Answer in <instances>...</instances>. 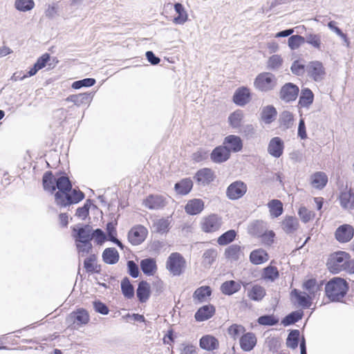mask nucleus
<instances>
[{"instance_id":"c9c22d12","label":"nucleus","mask_w":354,"mask_h":354,"mask_svg":"<svg viewBox=\"0 0 354 354\" xmlns=\"http://www.w3.org/2000/svg\"><path fill=\"white\" fill-rule=\"evenodd\" d=\"M220 289L225 295H232L241 290V282L234 280L226 281L221 284Z\"/></svg>"},{"instance_id":"a878e982","label":"nucleus","mask_w":354,"mask_h":354,"mask_svg":"<svg viewBox=\"0 0 354 354\" xmlns=\"http://www.w3.org/2000/svg\"><path fill=\"white\" fill-rule=\"evenodd\" d=\"M140 269L147 276H153L158 270L155 259L149 257L142 259L140 263Z\"/></svg>"},{"instance_id":"8fccbe9b","label":"nucleus","mask_w":354,"mask_h":354,"mask_svg":"<svg viewBox=\"0 0 354 354\" xmlns=\"http://www.w3.org/2000/svg\"><path fill=\"white\" fill-rule=\"evenodd\" d=\"M121 291L124 297L127 299H131L134 297V287L131 283L127 277H125L121 281Z\"/></svg>"},{"instance_id":"a211bd4d","label":"nucleus","mask_w":354,"mask_h":354,"mask_svg":"<svg viewBox=\"0 0 354 354\" xmlns=\"http://www.w3.org/2000/svg\"><path fill=\"white\" fill-rule=\"evenodd\" d=\"M290 295L291 301L295 303L293 299H295L297 304L303 308H309L312 304L311 297L305 292L294 288Z\"/></svg>"},{"instance_id":"5701e85b","label":"nucleus","mask_w":354,"mask_h":354,"mask_svg":"<svg viewBox=\"0 0 354 354\" xmlns=\"http://www.w3.org/2000/svg\"><path fill=\"white\" fill-rule=\"evenodd\" d=\"M68 319L73 322L74 324L82 326L86 324L89 322L90 318L86 310L80 308L71 313Z\"/></svg>"},{"instance_id":"3c124183","label":"nucleus","mask_w":354,"mask_h":354,"mask_svg":"<svg viewBox=\"0 0 354 354\" xmlns=\"http://www.w3.org/2000/svg\"><path fill=\"white\" fill-rule=\"evenodd\" d=\"M174 10L178 13V16L174 17V22L176 24H184L188 18L184 6L180 3H176L174 4Z\"/></svg>"},{"instance_id":"a18cd8bd","label":"nucleus","mask_w":354,"mask_h":354,"mask_svg":"<svg viewBox=\"0 0 354 354\" xmlns=\"http://www.w3.org/2000/svg\"><path fill=\"white\" fill-rule=\"evenodd\" d=\"M303 316L304 311L302 310L292 311L282 319L281 324L284 326L295 324V323L301 320Z\"/></svg>"},{"instance_id":"dca6fc26","label":"nucleus","mask_w":354,"mask_h":354,"mask_svg":"<svg viewBox=\"0 0 354 354\" xmlns=\"http://www.w3.org/2000/svg\"><path fill=\"white\" fill-rule=\"evenodd\" d=\"M194 178L199 185H208L215 178L214 171L210 168H203L197 171Z\"/></svg>"},{"instance_id":"de8ad7c7","label":"nucleus","mask_w":354,"mask_h":354,"mask_svg":"<svg viewBox=\"0 0 354 354\" xmlns=\"http://www.w3.org/2000/svg\"><path fill=\"white\" fill-rule=\"evenodd\" d=\"M97 257L95 254H91L84 261V267L88 273H100L101 268L96 263Z\"/></svg>"},{"instance_id":"f8f14e48","label":"nucleus","mask_w":354,"mask_h":354,"mask_svg":"<svg viewBox=\"0 0 354 354\" xmlns=\"http://www.w3.org/2000/svg\"><path fill=\"white\" fill-rule=\"evenodd\" d=\"M354 236V228L348 224H344L339 226L335 232V237L339 243H347Z\"/></svg>"},{"instance_id":"4c0bfd02","label":"nucleus","mask_w":354,"mask_h":354,"mask_svg":"<svg viewBox=\"0 0 354 354\" xmlns=\"http://www.w3.org/2000/svg\"><path fill=\"white\" fill-rule=\"evenodd\" d=\"M314 94L308 88L301 89L299 100V105L301 107L308 108L313 102Z\"/></svg>"},{"instance_id":"4be33fe9","label":"nucleus","mask_w":354,"mask_h":354,"mask_svg":"<svg viewBox=\"0 0 354 354\" xmlns=\"http://www.w3.org/2000/svg\"><path fill=\"white\" fill-rule=\"evenodd\" d=\"M215 307L212 304H207L199 308L194 315L197 322H203L212 317L215 314Z\"/></svg>"},{"instance_id":"603ef678","label":"nucleus","mask_w":354,"mask_h":354,"mask_svg":"<svg viewBox=\"0 0 354 354\" xmlns=\"http://www.w3.org/2000/svg\"><path fill=\"white\" fill-rule=\"evenodd\" d=\"M279 122L280 126L285 129L291 128L294 122L293 114L288 111H283L279 115Z\"/></svg>"},{"instance_id":"6ab92c4d","label":"nucleus","mask_w":354,"mask_h":354,"mask_svg":"<svg viewBox=\"0 0 354 354\" xmlns=\"http://www.w3.org/2000/svg\"><path fill=\"white\" fill-rule=\"evenodd\" d=\"M251 100L249 88L245 86L238 88L233 95V102L240 106L247 104Z\"/></svg>"},{"instance_id":"9d476101","label":"nucleus","mask_w":354,"mask_h":354,"mask_svg":"<svg viewBox=\"0 0 354 354\" xmlns=\"http://www.w3.org/2000/svg\"><path fill=\"white\" fill-rule=\"evenodd\" d=\"M306 71L308 75L315 82H319L323 80L326 74L322 63L319 61L310 62L306 66Z\"/></svg>"},{"instance_id":"412c9836","label":"nucleus","mask_w":354,"mask_h":354,"mask_svg":"<svg viewBox=\"0 0 354 354\" xmlns=\"http://www.w3.org/2000/svg\"><path fill=\"white\" fill-rule=\"evenodd\" d=\"M50 59V54L47 53L43 54L37 59L32 67L30 68V70L26 74H24L22 77L20 78V80H24L28 77L35 75L39 70L42 69L46 66Z\"/></svg>"},{"instance_id":"393cba45","label":"nucleus","mask_w":354,"mask_h":354,"mask_svg":"<svg viewBox=\"0 0 354 354\" xmlns=\"http://www.w3.org/2000/svg\"><path fill=\"white\" fill-rule=\"evenodd\" d=\"M243 248L238 244H231L224 251V257L231 261H237L243 254Z\"/></svg>"},{"instance_id":"7c9ffc66","label":"nucleus","mask_w":354,"mask_h":354,"mask_svg":"<svg viewBox=\"0 0 354 354\" xmlns=\"http://www.w3.org/2000/svg\"><path fill=\"white\" fill-rule=\"evenodd\" d=\"M193 187V182L190 178H185L174 185V189L178 194H188Z\"/></svg>"},{"instance_id":"4d7b16f0","label":"nucleus","mask_w":354,"mask_h":354,"mask_svg":"<svg viewBox=\"0 0 354 354\" xmlns=\"http://www.w3.org/2000/svg\"><path fill=\"white\" fill-rule=\"evenodd\" d=\"M279 276V271L275 266H268L263 268L262 277L264 279H268L274 281Z\"/></svg>"},{"instance_id":"052dcab7","label":"nucleus","mask_w":354,"mask_h":354,"mask_svg":"<svg viewBox=\"0 0 354 354\" xmlns=\"http://www.w3.org/2000/svg\"><path fill=\"white\" fill-rule=\"evenodd\" d=\"M243 114L241 111H234L228 118L230 125L233 129H238L241 125Z\"/></svg>"},{"instance_id":"c756f323","label":"nucleus","mask_w":354,"mask_h":354,"mask_svg":"<svg viewBox=\"0 0 354 354\" xmlns=\"http://www.w3.org/2000/svg\"><path fill=\"white\" fill-rule=\"evenodd\" d=\"M277 111L273 105L263 106L261 111V119L265 124H271L277 118Z\"/></svg>"},{"instance_id":"680f3d73","label":"nucleus","mask_w":354,"mask_h":354,"mask_svg":"<svg viewBox=\"0 0 354 354\" xmlns=\"http://www.w3.org/2000/svg\"><path fill=\"white\" fill-rule=\"evenodd\" d=\"M92 205V201L87 199L82 207L77 209L75 216L82 220H85L89 214V209Z\"/></svg>"},{"instance_id":"a19ab883","label":"nucleus","mask_w":354,"mask_h":354,"mask_svg":"<svg viewBox=\"0 0 354 354\" xmlns=\"http://www.w3.org/2000/svg\"><path fill=\"white\" fill-rule=\"evenodd\" d=\"M212 290L209 286H203L198 288L193 294L194 300H197L199 303L207 301V297L212 295Z\"/></svg>"},{"instance_id":"f3484780","label":"nucleus","mask_w":354,"mask_h":354,"mask_svg":"<svg viewBox=\"0 0 354 354\" xmlns=\"http://www.w3.org/2000/svg\"><path fill=\"white\" fill-rule=\"evenodd\" d=\"M284 142L279 137L272 138L268 145V153L274 158L281 157L283 153Z\"/></svg>"},{"instance_id":"69168bd1","label":"nucleus","mask_w":354,"mask_h":354,"mask_svg":"<svg viewBox=\"0 0 354 354\" xmlns=\"http://www.w3.org/2000/svg\"><path fill=\"white\" fill-rule=\"evenodd\" d=\"M96 82L94 78H84L83 80L75 81L72 84V88L74 89H80L82 87H91L93 86Z\"/></svg>"},{"instance_id":"cd10ccee","label":"nucleus","mask_w":354,"mask_h":354,"mask_svg":"<svg viewBox=\"0 0 354 354\" xmlns=\"http://www.w3.org/2000/svg\"><path fill=\"white\" fill-rule=\"evenodd\" d=\"M304 43H307L314 48L322 50V36L321 34H317L313 31L310 30L306 32L305 33Z\"/></svg>"},{"instance_id":"f704fd0d","label":"nucleus","mask_w":354,"mask_h":354,"mask_svg":"<svg viewBox=\"0 0 354 354\" xmlns=\"http://www.w3.org/2000/svg\"><path fill=\"white\" fill-rule=\"evenodd\" d=\"M91 100L92 96L91 93H87L71 95L66 99L67 102H73L77 106L88 104Z\"/></svg>"},{"instance_id":"2eb2a0df","label":"nucleus","mask_w":354,"mask_h":354,"mask_svg":"<svg viewBox=\"0 0 354 354\" xmlns=\"http://www.w3.org/2000/svg\"><path fill=\"white\" fill-rule=\"evenodd\" d=\"M223 145L229 150L230 155L231 153L241 151L243 147V140L236 135H229L225 137Z\"/></svg>"},{"instance_id":"2f4dec72","label":"nucleus","mask_w":354,"mask_h":354,"mask_svg":"<svg viewBox=\"0 0 354 354\" xmlns=\"http://www.w3.org/2000/svg\"><path fill=\"white\" fill-rule=\"evenodd\" d=\"M310 183L316 189H322L328 183L327 175L322 171H317L311 175Z\"/></svg>"},{"instance_id":"c85d7f7f","label":"nucleus","mask_w":354,"mask_h":354,"mask_svg":"<svg viewBox=\"0 0 354 354\" xmlns=\"http://www.w3.org/2000/svg\"><path fill=\"white\" fill-rule=\"evenodd\" d=\"M204 209V202L201 199L194 198L188 201L185 205V212L189 215H196Z\"/></svg>"},{"instance_id":"6e6552de","label":"nucleus","mask_w":354,"mask_h":354,"mask_svg":"<svg viewBox=\"0 0 354 354\" xmlns=\"http://www.w3.org/2000/svg\"><path fill=\"white\" fill-rule=\"evenodd\" d=\"M247 185L241 180L232 183L227 188L226 196L230 200H238L247 192Z\"/></svg>"},{"instance_id":"79ce46f5","label":"nucleus","mask_w":354,"mask_h":354,"mask_svg":"<svg viewBox=\"0 0 354 354\" xmlns=\"http://www.w3.org/2000/svg\"><path fill=\"white\" fill-rule=\"evenodd\" d=\"M339 201L344 209H354V193L351 190L342 192Z\"/></svg>"},{"instance_id":"20e7f679","label":"nucleus","mask_w":354,"mask_h":354,"mask_svg":"<svg viewBox=\"0 0 354 354\" xmlns=\"http://www.w3.org/2000/svg\"><path fill=\"white\" fill-rule=\"evenodd\" d=\"M350 258V254L344 251H338L331 254L326 262L328 270L337 274L344 270V263Z\"/></svg>"},{"instance_id":"7ed1b4c3","label":"nucleus","mask_w":354,"mask_h":354,"mask_svg":"<svg viewBox=\"0 0 354 354\" xmlns=\"http://www.w3.org/2000/svg\"><path fill=\"white\" fill-rule=\"evenodd\" d=\"M186 266V261L178 252H172L167 258L166 268L173 276L181 275Z\"/></svg>"},{"instance_id":"6e6d98bb","label":"nucleus","mask_w":354,"mask_h":354,"mask_svg":"<svg viewBox=\"0 0 354 354\" xmlns=\"http://www.w3.org/2000/svg\"><path fill=\"white\" fill-rule=\"evenodd\" d=\"M35 1L33 0H15V8L20 12H28L33 9Z\"/></svg>"},{"instance_id":"0eeeda50","label":"nucleus","mask_w":354,"mask_h":354,"mask_svg":"<svg viewBox=\"0 0 354 354\" xmlns=\"http://www.w3.org/2000/svg\"><path fill=\"white\" fill-rule=\"evenodd\" d=\"M299 88L298 86L292 82L286 83L279 91V98L286 103L295 101L298 97Z\"/></svg>"},{"instance_id":"f03ea898","label":"nucleus","mask_w":354,"mask_h":354,"mask_svg":"<svg viewBox=\"0 0 354 354\" xmlns=\"http://www.w3.org/2000/svg\"><path fill=\"white\" fill-rule=\"evenodd\" d=\"M277 85V78L272 73H259L254 81V86L259 91L267 93L274 90Z\"/></svg>"},{"instance_id":"37998d69","label":"nucleus","mask_w":354,"mask_h":354,"mask_svg":"<svg viewBox=\"0 0 354 354\" xmlns=\"http://www.w3.org/2000/svg\"><path fill=\"white\" fill-rule=\"evenodd\" d=\"M299 227L298 219L295 216H286L282 221V228L287 234L295 232Z\"/></svg>"},{"instance_id":"b1692460","label":"nucleus","mask_w":354,"mask_h":354,"mask_svg":"<svg viewBox=\"0 0 354 354\" xmlns=\"http://www.w3.org/2000/svg\"><path fill=\"white\" fill-rule=\"evenodd\" d=\"M145 207L150 209H159L164 207L167 202L165 198L159 195H150L144 201Z\"/></svg>"},{"instance_id":"39448f33","label":"nucleus","mask_w":354,"mask_h":354,"mask_svg":"<svg viewBox=\"0 0 354 354\" xmlns=\"http://www.w3.org/2000/svg\"><path fill=\"white\" fill-rule=\"evenodd\" d=\"M72 187V183L65 174L61 175L60 176H57V175H56L55 189H57L58 191L55 194V203L57 201L61 202V199L62 198L63 196L67 194V192H71Z\"/></svg>"},{"instance_id":"49530a36","label":"nucleus","mask_w":354,"mask_h":354,"mask_svg":"<svg viewBox=\"0 0 354 354\" xmlns=\"http://www.w3.org/2000/svg\"><path fill=\"white\" fill-rule=\"evenodd\" d=\"M55 178L50 171L44 173L42 178V183L44 190L53 194L55 191Z\"/></svg>"},{"instance_id":"13d9d810","label":"nucleus","mask_w":354,"mask_h":354,"mask_svg":"<svg viewBox=\"0 0 354 354\" xmlns=\"http://www.w3.org/2000/svg\"><path fill=\"white\" fill-rule=\"evenodd\" d=\"M245 331V328L244 326L236 324H232L227 328L228 335L234 340H236L239 337L240 338V335L242 333H244Z\"/></svg>"},{"instance_id":"423d86ee","label":"nucleus","mask_w":354,"mask_h":354,"mask_svg":"<svg viewBox=\"0 0 354 354\" xmlns=\"http://www.w3.org/2000/svg\"><path fill=\"white\" fill-rule=\"evenodd\" d=\"M222 224V218L217 214H212L203 218L201 228L205 233H213L219 230Z\"/></svg>"},{"instance_id":"bb28decb","label":"nucleus","mask_w":354,"mask_h":354,"mask_svg":"<svg viewBox=\"0 0 354 354\" xmlns=\"http://www.w3.org/2000/svg\"><path fill=\"white\" fill-rule=\"evenodd\" d=\"M151 295L150 285L147 281H141L136 290V296L140 303H145Z\"/></svg>"},{"instance_id":"4468645a","label":"nucleus","mask_w":354,"mask_h":354,"mask_svg":"<svg viewBox=\"0 0 354 354\" xmlns=\"http://www.w3.org/2000/svg\"><path fill=\"white\" fill-rule=\"evenodd\" d=\"M211 160L216 164H221L228 160L231 156L229 150L223 144L216 147L211 152Z\"/></svg>"},{"instance_id":"338daca9","label":"nucleus","mask_w":354,"mask_h":354,"mask_svg":"<svg viewBox=\"0 0 354 354\" xmlns=\"http://www.w3.org/2000/svg\"><path fill=\"white\" fill-rule=\"evenodd\" d=\"M283 63V59L279 55H272L268 61V67L272 70L278 69Z\"/></svg>"},{"instance_id":"1a4fd4ad","label":"nucleus","mask_w":354,"mask_h":354,"mask_svg":"<svg viewBox=\"0 0 354 354\" xmlns=\"http://www.w3.org/2000/svg\"><path fill=\"white\" fill-rule=\"evenodd\" d=\"M85 195L82 191L72 188L71 192H67V194L63 196L61 199L62 201H57L56 204L62 207H65L73 204L78 203L82 201Z\"/></svg>"},{"instance_id":"58836bf2","label":"nucleus","mask_w":354,"mask_h":354,"mask_svg":"<svg viewBox=\"0 0 354 354\" xmlns=\"http://www.w3.org/2000/svg\"><path fill=\"white\" fill-rule=\"evenodd\" d=\"M119 253L114 248H106L102 252V259L107 264H115L119 261Z\"/></svg>"},{"instance_id":"f257e3e1","label":"nucleus","mask_w":354,"mask_h":354,"mask_svg":"<svg viewBox=\"0 0 354 354\" xmlns=\"http://www.w3.org/2000/svg\"><path fill=\"white\" fill-rule=\"evenodd\" d=\"M348 289V283L344 279L335 277L326 283L325 293L330 301L338 302L346 296Z\"/></svg>"},{"instance_id":"72a5a7b5","label":"nucleus","mask_w":354,"mask_h":354,"mask_svg":"<svg viewBox=\"0 0 354 354\" xmlns=\"http://www.w3.org/2000/svg\"><path fill=\"white\" fill-rule=\"evenodd\" d=\"M199 344L201 348L206 351H214L218 347V341L214 336L207 335L200 339Z\"/></svg>"},{"instance_id":"473e14b6","label":"nucleus","mask_w":354,"mask_h":354,"mask_svg":"<svg viewBox=\"0 0 354 354\" xmlns=\"http://www.w3.org/2000/svg\"><path fill=\"white\" fill-rule=\"evenodd\" d=\"M268 260V254L263 249L254 250L250 254V261L254 265H260Z\"/></svg>"},{"instance_id":"09e8293b","label":"nucleus","mask_w":354,"mask_h":354,"mask_svg":"<svg viewBox=\"0 0 354 354\" xmlns=\"http://www.w3.org/2000/svg\"><path fill=\"white\" fill-rule=\"evenodd\" d=\"M270 216L273 218H277L283 213V203L278 199H272L268 203Z\"/></svg>"},{"instance_id":"e433bc0d","label":"nucleus","mask_w":354,"mask_h":354,"mask_svg":"<svg viewBox=\"0 0 354 354\" xmlns=\"http://www.w3.org/2000/svg\"><path fill=\"white\" fill-rule=\"evenodd\" d=\"M267 230L266 223L262 221H254L248 227V233L255 237L259 238Z\"/></svg>"},{"instance_id":"0e129e2a","label":"nucleus","mask_w":354,"mask_h":354,"mask_svg":"<svg viewBox=\"0 0 354 354\" xmlns=\"http://www.w3.org/2000/svg\"><path fill=\"white\" fill-rule=\"evenodd\" d=\"M304 44V36L299 35H291L288 38V46L292 50L297 49L300 46Z\"/></svg>"},{"instance_id":"ddd939ff","label":"nucleus","mask_w":354,"mask_h":354,"mask_svg":"<svg viewBox=\"0 0 354 354\" xmlns=\"http://www.w3.org/2000/svg\"><path fill=\"white\" fill-rule=\"evenodd\" d=\"M74 238L75 242L81 243H91L92 227L89 225H84L78 228H73Z\"/></svg>"},{"instance_id":"e2e57ef3","label":"nucleus","mask_w":354,"mask_h":354,"mask_svg":"<svg viewBox=\"0 0 354 354\" xmlns=\"http://www.w3.org/2000/svg\"><path fill=\"white\" fill-rule=\"evenodd\" d=\"M170 222L168 218H161L158 220L154 223L156 231L160 234H164L168 232L169 229Z\"/></svg>"},{"instance_id":"9b49d317","label":"nucleus","mask_w":354,"mask_h":354,"mask_svg":"<svg viewBox=\"0 0 354 354\" xmlns=\"http://www.w3.org/2000/svg\"><path fill=\"white\" fill-rule=\"evenodd\" d=\"M147 230L141 225L132 227L128 233V240L133 245L142 243L147 235Z\"/></svg>"},{"instance_id":"774afa93","label":"nucleus","mask_w":354,"mask_h":354,"mask_svg":"<svg viewBox=\"0 0 354 354\" xmlns=\"http://www.w3.org/2000/svg\"><path fill=\"white\" fill-rule=\"evenodd\" d=\"M298 214L304 223L309 222L315 216L314 212L308 210L306 207H301L299 209Z\"/></svg>"},{"instance_id":"ea45409f","label":"nucleus","mask_w":354,"mask_h":354,"mask_svg":"<svg viewBox=\"0 0 354 354\" xmlns=\"http://www.w3.org/2000/svg\"><path fill=\"white\" fill-rule=\"evenodd\" d=\"M266 295V289L258 284L254 285L251 289L248 291V297L254 301H261Z\"/></svg>"},{"instance_id":"5fc2aeb1","label":"nucleus","mask_w":354,"mask_h":354,"mask_svg":"<svg viewBox=\"0 0 354 354\" xmlns=\"http://www.w3.org/2000/svg\"><path fill=\"white\" fill-rule=\"evenodd\" d=\"M300 339V332L297 329L292 330L286 339V346L292 349L297 348Z\"/></svg>"},{"instance_id":"c03bdc74","label":"nucleus","mask_w":354,"mask_h":354,"mask_svg":"<svg viewBox=\"0 0 354 354\" xmlns=\"http://www.w3.org/2000/svg\"><path fill=\"white\" fill-rule=\"evenodd\" d=\"M237 236L235 230H229L220 235L217 239V243L221 246L228 245L232 243Z\"/></svg>"},{"instance_id":"aec40b11","label":"nucleus","mask_w":354,"mask_h":354,"mask_svg":"<svg viewBox=\"0 0 354 354\" xmlns=\"http://www.w3.org/2000/svg\"><path fill=\"white\" fill-rule=\"evenodd\" d=\"M257 342V337L252 332L244 333L239 338L240 347L245 352L251 351L255 347Z\"/></svg>"},{"instance_id":"bf43d9fd","label":"nucleus","mask_w":354,"mask_h":354,"mask_svg":"<svg viewBox=\"0 0 354 354\" xmlns=\"http://www.w3.org/2000/svg\"><path fill=\"white\" fill-rule=\"evenodd\" d=\"M257 322L262 326H272L278 324L279 319L274 315H264L258 318Z\"/></svg>"},{"instance_id":"864d4df0","label":"nucleus","mask_w":354,"mask_h":354,"mask_svg":"<svg viewBox=\"0 0 354 354\" xmlns=\"http://www.w3.org/2000/svg\"><path fill=\"white\" fill-rule=\"evenodd\" d=\"M217 251L214 248H210L204 252L202 256V263L205 267H210L216 261L217 257Z\"/></svg>"}]
</instances>
